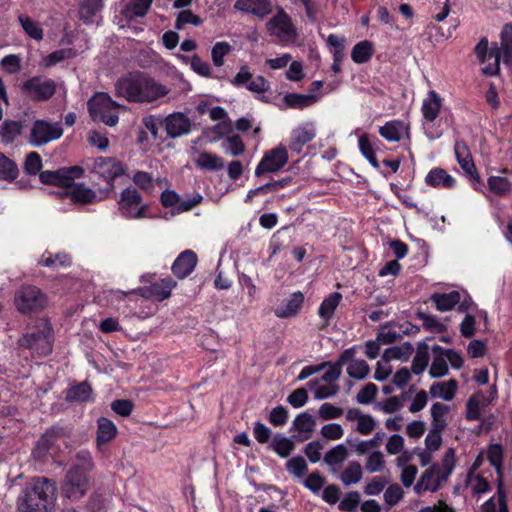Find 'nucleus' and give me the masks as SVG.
Instances as JSON below:
<instances>
[{
    "mask_svg": "<svg viewBox=\"0 0 512 512\" xmlns=\"http://www.w3.org/2000/svg\"><path fill=\"white\" fill-rule=\"evenodd\" d=\"M117 96L131 103H151L169 93V89L145 72L135 71L121 77L116 85Z\"/></svg>",
    "mask_w": 512,
    "mask_h": 512,
    "instance_id": "obj_1",
    "label": "nucleus"
},
{
    "mask_svg": "<svg viewBox=\"0 0 512 512\" xmlns=\"http://www.w3.org/2000/svg\"><path fill=\"white\" fill-rule=\"evenodd\" d=\"M55 493V485L50 480L35 478L18 498V509L23 512H47L55 500Z\"/></svg>",
    "mask_w": 512,
    "mask_h": 512,
    "instance_id": "obj_2",
    "label": "nucleus"
},
{
    "mask_svg": "<svg viewBox=\"0 0 512 512\" xmlns=\"http://www.w3.org/2000/svg\"><path fill=\"white\" fill-rule=\"evenodd\" d=\"M429 301L441 312L450 311L456 307L458 312L464 314L462 320H487V312L479 310L467 293L462 294L456 290L448 293H434Z\"/></svg>",
    "mask_w": 512,
    "mask_h": 512,
    "instance_id": "obj_3",
    "label": "nucleus"
},
{
    "mask_svg": "<svg viewBox=\"0 0 512 512\" xmlns=\"http://www.w3.org/2000/svg\"><path fill=\"white\" fill-rule=\"evenodd\" d=\"M441 108L442 98L435 90H430L428 92L427 98L423 100L421 106L423 129L425 136L429 140L439 139L444 133V129L440 125V123L443 121V118H441L438 123L436 122L437 118L439 117Z\"/></svg>",
    "mask_w": 512,
    "mask_h": 512,
    "instance_id": "obj_4",
    "label": "nucleus"
},
{
    "mask_svg": "<svg viewBox=\"0 0 512 512\" xmlns=\"http://www.w3.org/2000/svg\"><path fill=\"white\" fill-rule=\"evenodd\" d=\"M117 204L121 216L129 220L147 218L150 211V206L143 202L142 195L133 186L122 190Z\"/></svg>",
    "mask_w": 512,
    "mask_h": 512,
    "instance_id": "obj_5",
    "label": "nucleus"
},
{
    "mask_svg": "<svg viewBox=\"0 0 512 512\" xmlns=\"http://www.w3.org/2000/svg\"><path fill=\"white\" fill-rule=\"evenodd\" d=\"M432 353V363L429 368V376L432 379L447 376L449 365L456 370L463 366L464 361L461 354L453 349H446L435 345L432 348Z\"/></svg>",
    "mask_w": 512,
    "mask_h": 512,
    "instance_id": "obj_6",
    "label": "nucleus"
},
{
    "mask_svg": "<svg viewBox=\"0 0 512 512\" xmlns=\"http://www.w3.org/2000/svg\"><path fill=\"white\" fill-rule=\"evenodd\" d=\"M117 108L119 104L107 93H96L88 101V111L92 119L108 126H115L118 123Z\"/></svg>",
    "mask_w": 512,
    "mask_h": 512,
    "instance_id": "obj_7",
    "label": "nucleus"
},
{
    "mask_svg": "<svg viewBox=\"0 0 512 512\" xmlns=\"http://www.w3.org/2000/svg\"><path fill=\"white\" fill-rule=\"evenodd\" d=\"M52 342V328L48 322H40L34 331L24 335L21 346L31 349L40 356H46L52 351Z\"/></svg>",
    "mask_w": 512,
    "mask_h": 512,
    "instance_id": "obj_8",
    "label": "nucleus"
},
{
    "mask_svg": "<svg viewBox=\"0 0 512 512\" xmlns=\"http://www.w3.org/2000/svg\"><path fill=\"white\" fill-rule=\"evenodd\" d=\"M154 277L155 274L141 276V282L150 283V285L139 287L136 293L145 299H153L156 301L168 299L171 296L172 290L176 287L177 282L171 276L153 282L152 279Z\"/></svg>",
    "mask_w": 512,
    "mask_h": 512,
    "instance_id": "obj_9",
    "label": "nucleus"
},
{
    "mask_svg": "<svg viewBox=\"0 0 512 512\" xmlns=\"http://www.w3.org/2000/svg\"><path fill=\"white\" fill-rule=\"evenodd\" d=\"M57 85L53 79L33 76L25 80L21 92L33 102H44L56 93Z\"/></svg>",
    "mask_w": 512,
    "mask_h": 512,
    "instance_id": "obj_10",
    "label": "nucleus"
},
{
    "mask_svg": "<svg viewBox=\"0 0 512 512\" xmlns=\"http://www.w3.org/2000/svg\"><path fill=\"white\" fill-rule=\"evenodd\" d=\"M15 304L21 313L42 311L48 304L45 293L36 286H23L15 296Z\"/></svg>",
    "mask_w": 512,
    "mask_h": 512,
    "instance_id": "obj_11",
    "label": "nucleus"
},
{
    "mask_svg": "<svg viewBox=\"0 0 512 512\" xmlns=\"http://www.w3.org/2000/svg\"><path fill=\"white\" fill-rule=\"evenodd\" d=\"M474 53L481 64L486 63L490 59H494L492 63H488L482 68V73L486 76H496L500 72L501 50L497 42H493L489 47L486 37H483L474 47Z\"/></svg>",
    "mask_w": 512,
    "mask_h": 512,
    "instance_id": "obj_12",
    "label": "nucleus"
},
{
    "mask_svg": "<svg viewBox=\"0 0 512 512\" xmlns=\"http://www.w3.org/2000/svg\"><path fill=\"white\" fill-rule=\"evenodd\" d=\"M92 172L99 175L107 183L108 189L112 190L115 179L125 174V167L114 157H97Z\"/></svg>",
    "mask_w": 512,
    "mask_h": 512,
    "instance_id": "obj_13",
    "label": "nucleus"
},
{
    "mask_svg": "<svg viewBox=\"0 0 512 512\" xmlns=\"http://www.w3.org/2000/svg\"><path fill=\"white\" fill-rule=\"evenodd\" d=\"M270 35L277 37L281 41L294 42L298 36L297 30L291 17L281 9L266 24Z\"/></svg>",
    "mask_w": 512,
    "mask_h": 512,
    "instance_id": "obj_14",
    "label": "nucleus"
},
{
    "mask_svg": "<svg viewBox=\"0 0 512 512\" xmlns=\"http://www.w3.org/2000/svg\"><path fill=\"white\" fill-rule=\"evenodd\" d=\"M87 474L78 466H73L67 473L62 487L64 495L72 501L79 500L88 491Z\"/></svg>",
    "mask_w": 512,
    "mask_h": 512,
    "instance_id": "obj_15",
    "label": "nucleus"
},
{
    "mask_svg": "<svg viewBox=\"0 0 512 512\" xmlns=\"http://www.w3.org/2000/svg\"><path fill=\"white\" fill-rule=\"evenodd\" d=\"M289 156L285 146L279 145L264 153L255 169V175L260 177L266 173H274L281 170L288 162Z\"/></svg>",
    "mask_w": 512,
    "mask_h": 512,
    "instance_id": "obj_16",
    "label": "nucleus"
},
{
    "mask_svg": "<svg viewBox=\"0 0 512 512\" xmlns=\"http://www.w3.org/2000/svg\"><path fill=\"white\" fill-rule=\"evenodd\" d=\"M63 130L57 124L53 125L45 120H36L31 128L30 143L34 146H42L59 139Z\"/></svg>",
    "mask_w": 512,
    "mask_h": 512,
    "instance_id": "obj_17",
    "label": "nucleus"
},
{
    "mask_svg": "<svg viewBox=\"0 0 512 512\" xmlns=\"http://www.w3.org/2000/svg\"><path fill=\"white\" fill-rule=\"evenodd\" d=\"M454 153L458 164L473 183L481 184V178L477 172L469 146L464 140H457L454 145Z\"/></svg>",
    "mask_w": 512,
    "mask_h": 512,
    "instance_id": "obj_18",
    "label": "nucleus"
},
{
    "mask_svg": "<svg viewBox=\"0 0 512 512\" xmlns=\"http://www.w3.org/2000/svg\"><path fill=\"white\" fill-rule=\"evenodd\" d=\"M167 133V137L171 139L179 138L187 135L191 131V121L182 112H173L167 115L161 123Z\"/></svg>",
    "mask_w": 512,
    "mask_h": 512,
    "instance_id": "obj_19",
    "label": "nucleus"
},
{
    "mask_svg": "<svg viewBox=\"0 0 512 512\" xmlns=\"http://www.w3.org/2000/svg\"><path fill=\"white\" fill-rule=\"evenodd\" d=\"M341 366H347V373L350 377L362 380L366 378L370 372L369 365L366 361L355 359V349H346L339 357Z\"/></svg>",
    "mask_w": 512,
    "mask_h": 512,
    "instance_id": "obj_20",
    "label": "nucleus"
},
{
    "mask_svg": "<svg viewBox=\"0 0 512 512\" xmlns=\"http://www.w3.org/2000/svg\"><path fill=\"white\" fill-rule=\"evenodd\" d=\"M447 478L441 473L437 465H433L423 472L419 481L415 485L416 493L420 494L425 491L435 492L445 482Z\"/></svg>",
    "mask_w": 512,
    "mask_h": 512,
    "instance_id": "obj_21",
    "label": "nucleus"
},
{
    "mask_svg": "<svg viewBox=\"0 0 512 512\" xmlns=\"http://www.w3.org/2000/svg\"><path fill=\"white\" fill-rule=\"evenodd\" d=\"M418 327L412 322H388L380 329L378 339L384 343L400 340L404 334L414 333Z\"/></svg>",
    "mask_w": 512,
    "mask_h": 512,
    "instance_id": "obj_22",
    "label": "nucleus"
},
{
    "mask_svg": "<svg viewBox=\"0 0 512 512\" xmlns=\"http://www.w3.org/2000/svg\"><path fill=\"white\" fill-rule=\"evenodd\" d=\"M198 263L197 254L190 249L181 252L172 263L171 270L178 279L188 277L195 269Z\"/></svg>",
    "mask_w": 512,
    "mask_h": 512,
    "instance_id": "obj_23",
    "label": "nucleus"
},
{
    "mask_svg": "<svg viewBox=\"0 0 512 512\" xmlns=\"http://www.w3.org/2000/svg\"><path fill=\"white\" fill-rule=\"evenodd\" d=\"M315 137L316 131L311 124L306 123L301 125L297 129L293 130L291 141L289 143V149L292 152L300 154L303 150V146L311 142Z\"/></svg>",
    "mask_w": 512,
    "mask_h": 512,
    "instance_id": "obj_24",
    "label": "nucleus"
},
{
    "mask_svg": "<svg viewBox=\"0 0 512 512\" xmlns=\"http://www.w3.org/2000/svg\"><path fill=\"white\" fill-rule=\"evenodd\" d=\"M39 178L43 184L58 186L66 190L74 184V177L70 175V171H65V169L42 171Z\"/></svg>",
    "mask_w": 512,
    "mask_h": 512,
    "instance_id": "obj_25",
    "label": "nucleus"
},
{
    "mask_svg": "<svg viewBox=\"0 0 512 512\" xmlns=\"http://www.w3.org/2000/svg\"><path fill=\"white\" fill-rule=\"evenodd\" d=\"M234 8L264 18L271 12L270 0H236Z\"/></svg>",
    "mask_w": 512,
    "mask_h": 512,
    "instance_id": "obj_26",
    "label": "nucleus"
},
{
    "mask_svg": "<svg viewBox=\"0 0 512 512\" xmlns=\"http://www.w3.org/2000/svg\"><path fill=\"white\" fill-rule=\"evenodd\" d=\"M304 299V294L301 291L292 293L288 298L284 299L282 304L276 309V316L280 318L296 316L303 306Z\"/></svg>",
    "mask_w": 512,
    "mask_h": 512,
    "instance_id": "obj_27",
    "label": "nucleus"
},
{
    "mask_svg": "<svg viewBox=\"0 0 512 512\" xmlns=\"http://www.w3.org/2000/svg\"><path fill=\"white\" fill-rule=\"evenodd\" d=\"M315 426L316 422L310 414L301 413L292 423L291 430L296 431L293 437L298 441H305L311 437Z\"/></svg>",
    "mask_w": 512,
    "mask_h": 512,
    "instance_id": "obj_28",
    "label": "nucleus"
},
{
    "mask_svg": "<svg viewBox=\"0 0 512 512\" xmlns=\"http://www.w3.org/2000/svg\"><path fill=\"white\" fill-rule=\"evenodd\" d=\"M348 421L356 422L355 430L362 435H369L376 427L375 419L369 415L362 413L359 409H349L346 413Z\"/></svg>",
    "mask_w": 512,
    "mask_h": 512,
    "instance_id": "obj_29",
    "label": "nucleus"
},
{
    "mask_svg": "<svg viewBox=\"0 0 512 512\" xmlns=\"http://www.w3.org/2000/svg\"><path fill=\"white\" fill-rule=\"evenodd\" d=\"M458 390V382L455 379L447 381L434 382L429 388V394L432 398L441 399L443 401H452Z\"/></svg>",
    "mask_w": 512,
    "mask_h": 512,
    "instance_id": "obj_30",
    "label": "nucleus"
},
{
    "mask_svg": "<svg viewBox=\"0 0 512 512\" xmlns=\"http://www.w3.org/2000/svg\"><path fill=\"white\" fill-rule=\"evenodd\" d=\"M400 357V350L398 348H391L385 351L381 359L377 362L374 372V379L383 382L393 372V367L390 364L391 359H398Z\"/></svg>",
    "mask_w": 512,
    "mask_h": 512,
    "instance_id": "obj_31",
    "label": "nucleus"
},
{
    "mask_svg": "<svg viewBox=\"0 0 512 512\" xmlns=\"http://www.w3.org/2000/svg\"><path fill=\"white\" fill-rule=\"evenodd\" d=\"M482 512H509L507 505V494L502 479H497L496 495L488 499L482 505Z\"/></svg>",
    "mask_w": 512,
    "mask_h": 512,
    "instance_id": "obj_32",
    "label": "nucleus"
},
{
    "mask_svg": "<svg viewBox=\"0 0 512 512\" xmlns=\"http://www.w3.org/2000/svg\"><path fill=\"white\" fill-rule=\"evenodd\" d=\"M425 182L434 188L452 189L456 184V180L449 175L443 168H433L426 175Z\"/></svg>",
    "mask_w": 512,
    "mask_h": 512,
    "instance_id": "obj_33",
    "label": "nucleus"
},
{
    "mask_svg": "<svg viewBox=\"0 0 512 512\" xmlns=\"http://www.w3.org/2000/svg\"><path fill=\"white\" fill-rule=\"evenodd\" d=\"M451 408L442 402H434L430 407L431 428L444 431L448 425Z\"/></svg>",
    "mask_w": 512,
    "mask_h": 512,
    "instance_id": "obj_34",
    "label": "nucleus"
},
{
    "mask_svg": "<svg viewBox=\"0 0 512 512\" xmlns=\"http://www.w3.org/2000/svg\"><path fill=\"white\" fill-rule=\"evenodd\" d=\"M153 0H133L121 10V15L130 23L136 17H144L152 5Z\"/></svg>",
    "mask_w": 512,
    "mask_h": 512,
    "instance_id": "obj_35",
    "label": "nucleus"
},
{
    "mask_svg": "<svg viewBox=\"0 0 512 512\" xmlns=\"http://www.w3.org/2000/svg\"><path fill=\"white\" fill-rule=\"evenodd\" d=\"M68 189L69 190H65L62 193V196L70 197L73 203L90 204L93 203L96 198L95 192L82 183L77 185L73 184V186Z\"/></svg>",
    "mask_w": 512,
    "mask_h": 512,
    "instance_id": "obj_36",
    "label": "nucleus"
},
{
    "mask_svg": "<svg viewBox=\"0 0 512 512\" xmlns=\"http://www.w3.org/2000/svg\"><path fill=\"white\" fill-rule=\"evenodd\" d=\"M409 127L401 120H391L379 128V134L389 142H398L403 131L408 133Z\"/></svg>",
    "mask_w": 512,
    "mask_h": 512,
    "instance_id": "obj_37",
    "label": "nucleus"
},
{
    "mask_svg": "<svg viewBox=\"0 0 512 512\" xmlns=\"http://www.w3.org/2000/svg\"><path fill=\"white\" fill-rule=\"evenodd\" d=\"M501 59L507 66L512 65V23H506L500 33Z\"/></svg>",
    "mask_w": 512,
    "mask_h": 512,
    "instance_id": "obj_38",
    "label": "nucleus"
},
{
    "mask_svg": "<svg viewBox=\"0 0 512 512\" xmlns=\"http://www.w3.org/2000/svg\"><path fill=\"white\" fill-rule=\"evenodd\" d=\"M488 403L483 392L479 391L474 393L467 401L466 404V418L469 421L480 419L481 411Z\"/></svg>",
    "mask_w": 512,
    "mask_h": 512,
    "instance_id": "obj_39",
    "label": "nucleus"
},
{
    "mask_svg": "<svg viewBox=\"0 0 512 512\" xmlns=\"http://www.w3.org/2000/svg\"><path fill=\"white\" fill-rule=\"evenodd\" d=\"M430 361L429 347L425 343L418 345L415 355L412 359L411 372L414 375H421L427 369Z\"/></svg>",
    "mask_w": 512,
    "mask_h": 512,
    "instance_id": "obj_40",
    "label": "nucleus"
},
{
    "mask_svg": "<svg viewBox=\"0 0 512 512\" xmlns=\"http://www.w3.org/2000/svg\"><path fill=\"white\" fill-rule=\"evenodd\" d=\"M375 52L374 45L369 40L356 43L351 51V59L356 64H365L371 60Z\"/></svg>",
    "mask_w": 512,
    "mask_h": 512,
    "instance_id": "obj_41",
    "label": "nucleus"
},
{
    "mask_svg": "<svg viewBox=\"0 0 512 512\" xmlns=\"http://www.w3.org/2000/svg\"><path fill=\"white\" fill-rule=\"evenodd\" d=\"M195 165L204 171H219L223 169L224 161L220 156L204 151L195 159Z\"/></svg>",
    "mask_w": 512,
    "mask_h": 512,
    "instance_id": "obj_42",
    "label": "nucleus"
},
{
    "mask_svg": "<svg viewBox=\"0 0 512 512\" xmlns=\"http://www.w3.org/2000/svg\"><path fill=\"white\" fill-rule=\"evenodd\" d=\"M318 97L314 94L287 93L284 96V103L292 109L302 110L316 103Z\"/></svg>",
    "mask_w": 512,
    "mask_h": 512,
    "instance_id": "obj_43",
    "label": "nucleus"
},
{
    "mask_svg": "<svg viewBox=\"0 0 512 512\" xmlns=\"http://www.w3.org/2000/svg\"><path fill=\"white\" fill-rule=\"evenodd\" d=\"M342 300V294L340 292L330 293L327 297L324 298L322 303L320 304L318 314L323 320H330L336 308L340 304Z\"/></svg>",
    "mask_w": 512,
    "mask_h": 512,
    "instance_id": "obj_44",
    "label": "nucleus"
},
{
    "mask_svg": "<svg viewBox=\"0 0 512 512\" xmlns=\"http://www.w3.org/2000/svg\"><path fill=\"white\" fill-rule=\"evenodd\" d=\"M97 444L101 445L111 441L117 434L116 425L108 418L101 417L97 421Z\"/></svg>",
    "mask_w": 512,
    "mask_h": 512,
    "instance_id": "obj_45",
    "label": "nucleus"
},
{
    "mask_svg": "<svg viewBox=\"0 0 512 512\" xmlns=\"http://www.w3.org/2000/svg\"><path fill=\"white\" fill-rule=\"evenodd\" d=\"M309 389L314 392L316 399H326L334 396L338 392L337 384H329L319 379L308 382Z\"/></svg>",
    "mask_w": 512,
    "mask_h": 512,
    "instance_id": "obj_46",
    "label": "nucleus"
},
{
    "mask_svg": "<svg viewBox=\"0 0 512 512\" xmlns=\"http://www.w3.org/2000/svg\"><path fill=\"white\" fill-rule=\"evenodd\" d=\"M487 184L489 191L499 197H505L512 192V182L506 177L490 176Z\"/></svg>",
    "mask_w": 512,
    "mask_h": 512,
    "instance_id": "obj_47",
    "label": "nucleus"
},
{
    "mask_svg": "<svg viewBox=\"0 0 512 512\" xmlns=\"http://www.w3.org/2000/svg\"><path fill=\"white\" fill-rule=\"evenodd\" d=\"M466 488L474 495H482L489 491V483L486 478L469 471L466 476Z\"/></svg>",
    "mask_w": 512,
    "mask_h": 512,
    "instance_id": "obj_48",
    "label": "nucleus"
},
{
    "mask_svg": "<svg viewBox=\"0 0 512 512\" xmlns=\"http://www.w3.org/2000/svg\"><path fill=\"white\" fill-rule=\"evenodd\" d=\"M63 434L64 430L62 428H52L51 430L47 431L38 441L36 448L33 452L34 457H44L50 445H52L53 439Z\"/></svg>",
    "mask_w": 512,
    "mask_h": 512,
    "instance_id": "obj_49",
    "label": "nucleus"
},
{
    "mask_svg": "<svg viewBox=\"0 0 512 512\" xmlns=\"http://www.w3.org/2000/svg\"><path fill=\"white\" fill-rule=\"evenodd\" d=\"M21 132L22 124L20 121L5 120L0 127V137L5 144L14 142Z\"/></svg>",
    "mask_w": 512,
    "mask_h": 512,
    "instance_id": "obj_50",
    "label": "nucleus"
},
{
    "mask_svg": "<svg viewBox=\"0 0 512 512\" xmlns=\"http://www.w3.org/2000/svg\"><path fill=\"white\" fill-rule=\"evenodd\" d=\"M348 456V450L343 444H339L330 449L324 456V461L331 467V471L336 473V466L345 461Z\"/></svg>",
    "mask_w": 512,
    "mask_h": 512,
    "instance_id": "obj_51",
    "label": "nucleus"
},
{
    "mask_svg": "<svg viewBox=\"0 0 512 512\" xmlns=\"http://www.w3.org/2000/svg\"><path fill=\"white\" fill-rule=\"evenodd\" d=\"M19 174L16 163L0 152V180L13 182Z\"/></svg>",
    "mask_w": 512,
    "mask_h": 512,
    "instance_id": "obj_52",
    "label": "nucleus"
},
{
    "mask_svg": "<svg viewBox=\"0 0 512 512\" xmlns=\"http://www.w3.org/2000/svg\"><path fill=\"white\" fill-rule=\"evenodd\" d=\"M339 478L346 486L358 483L362 478L361 465L356 461L349 462Z\"/></svg>",
    "mask_w": 512,
    "mask_h": 512,
    "instance_id": "obj_53",
    "label": "nucleus"
},
{
    "mask_svg": "<svg viewBox=\"0 0 512 512\" xmlns=\"http://www.w3.org/2000/svg\"><path fill=\"white\" fill-rule=\"evenodd\" d=\"M19 23L21 24L25 33L32 39L40 41L43 39L44 32L39 24L27 15L18 16Z\"/></svg>",
    "mask_w": 512,
    "mask_h": 512,
    "instance_id": "obj_54",
    "label": "nucleus"
},
{
    "mask_svg": "<svg viewBox=\"0 0 512 512\" xmlns=\"http://www.w3.org/2000/svg\"><path fill=\"white\" fill-rule=\"evenodd\" d=\"M91 396V387L86 382H83L70 388L66 399L70 402H87L91 399Z\"/></svg>",
    "mask_w": 512,
    "mask_h": 512,
    "instance_id": "obj_55",
    "label": "nucleus"
},
{
    "mask_svg": "<svg viewBox=\"0 0 512 512\" xmlns=\"http://www.w3.org/2000/svg\"><path fill=\"white\" fill-rule=\"evenodd\" d=\"M102 8L103 0H84L80 6V18L85 23H90Z\"/></svg>",
    "mask_w": 512,
    "mask_h": 512,
    "instance_id": "obj_56",
    "label": "nucleus"
},
{
    "mask_svg": "<svg viewBox=\"0 0 512 512\" xmlns=\"http://www.w3.org/2000/svg\"><path fill=\"white\" fill-rule=\"evenodd\" d=\"M487 459L490 464L495 468L498 479L503 480V471H502V459H503V449L500 444H491L487 450Z\"/></svg>",
    "mask_w": 512,
    "mask_h": 512,
    "instance_id": "obj_57",
    "label": "nucleus"
},
{
    "mask_svg": "<svg viewBox=\"0 0 512 512\" xmlns=\"http://www.w3.org/2000/svg\"><path fill=\"white\" fill-rule=\"evenodd\" d=\"M271 446L272 449L282 458L288 457L295 448L292 439L279 434L273 438Z\"/></svg>",
    "mask_w": 512,
    "mask_h": 512,
    "instance_id": "obj_58",
    "label": "nucleus"
},
{
    "mask_svg": "<svg viewBox=\"0 0 512 512\" xmlns=\"http://www.w3.org/2000/svg\"><path fill=\"white\" fill-rule=\"evenodd\" d=\"M74 55L75 53L72 48L58 49L48 54L43 59V64L45 67H53L64 60L74 57Z\"/></svg>",
    "mask_w": 512,
    "mask_h": 512,
    "instance_id": "obj_59",
    "label": "nucleus"
},
{
    "mask_svg": "<svg viewBox=\"0 0 512 512\" xmlns=\"http://www.w3.org/2000/svg\"><path fill=\"white\" fill-rule=\"evenodd\" d=\"M385 468L384 454L381 451H373L367 455L365 469L369 473L381 472Z\"/></svg>",
    "mask_w": 512,
    "mask_h": 512,
    "instance_id": "obj_60",
    "label": "nucleus"
},
{
    "mask_svg": "<svg viewBox=\"0 0 512 512\" xmlns=\"http://www.w3.org/2000/svg\"><path fill=\"white\" fill-rule=\"evenodd\" d=\"M232 50L231 45L228 42L221 41L217 42L211 51L212 61L216 67H221L224 64V57L228 55Z\"/></svg>",
    "mask_w": 512,
    "mask_h": 512,
    "instance_id": "obj_61",
    "label": "nucleus"
},
{
    "mask_svg": "<svg viewBox=\"0 0 512 512\" xmlns=\"http://www.w3.org/2000/svg\"><path fill=\"white\" fill-rule=\"evenodd\" d=\"M287 471L297 478H302L307 473V463L301 456L291 458L286 463Z\"/></svg>",
    "mask_w": 512,
    "mask_h": 512,
    "instance_id": "obj_62",
    "label": "nucleus"
},
{
    "mask_svg": "<svg viewBox=\"0 0 512 512\" xmlns=\"http://www.w3.org/2000/svg\"><path fill=\"white\" fill-rule=\"evenodd\" d=\"M202 22V19L198 15L194 14L191 10H182L177 15L175 28L177 30H181L186 24L199 26L202 24Z\"/></svg>",
    "mask_w": 512,
    "mask_h": 512,
    "instance_id": "obj_63",
    "label": "nucleus"
},
{
    "mask_svg": "<svg viewBox=\"0 0 512 512\" xmlns=\"http://www.w3.org/2000/svg\"><path fill=\"white\" fill-rule=\"evenodd\" d=\"M42 168V159L37 152H30L25 159L24 170L29 175H36Z\"/></svg>",
    "mask_w": 512,
    "mask_h": 512,
    "instance_id": "obj_64",
    "label": "nucleus"
}]
</instances>
